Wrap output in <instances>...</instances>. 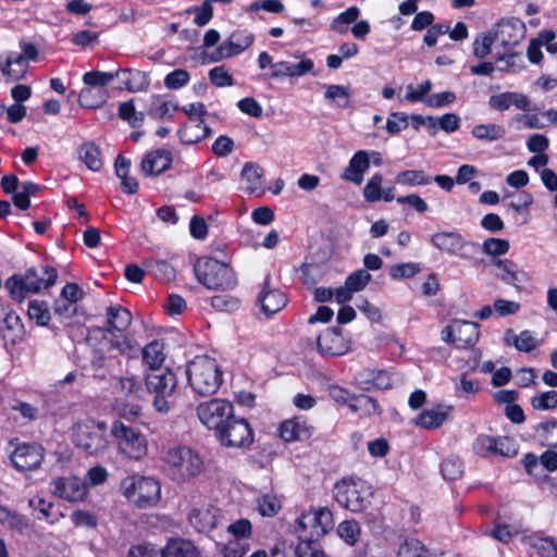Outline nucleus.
Returning a JSON list of instances; mask_svg holds the SVG:
<instances>
[{
	"instance_id": "nucleus-9",
	"label": "nucleus",
	"mask_w": 557,
	"mask_h": 557,
	"mask_svg": "<svg viewBox=\"0 0 557 557\" xmlns=\"http://www.w3.org/2000/svg\"><path fill=\"white\" fill-rule=\"evenodd\" d=\"M194 271L199 283L209 289H232L237 284L233 269L214 258L198 259Z\"/></svg>"
},
{
	"instance_id": "nucleus-1",
	"label": "nucleus",
	"mask_w": 557,
	"mask_h": 557,
	"mask_svg": "<svg viewBox=\"0 0 557 557\" xmlns=\"http://www.w3.org/2000/svg\"><path fill=\"white\" fill-rule=\"evenodd\" d=\"M127 409L128 414L133 417L138 416L140 411L138 406H124L123 408H119L120 418L112 422L110 435L113 437L122 454L131 459L138 460L147 454V441L139 428L123 420V418H126Z\"/></svg>"
},
{
	"instance_id": "nucleus-40",
	"label": "nucleus",
	"mask_w": 557,
	"mask_h": 557,
	"mask_svg": "<svg viewBox=\"0 0 557 557\" xmlns=\"http://www.w3.org/2000/svg\"><path fill=\"white\" fill-rule=\"evenodd\" d=\"M108 97L106 89L85 87L78 95V102L85 109H97L107 101Z\"/></svg>"
},
{
	"instance_id": "nucleus-49",
	"label": "nucleus",
	"mask_w": 557,
	"mask_h": 557,
	"mask_svg": "<svg viewBox=\"0 0 557 557\" xmlns=\"http://www.w3.org/2000/svg\"><path fill=\"white\" fill-rule=\"evenodd\" d=\"M27 314L30 320H34L39 326H47L51 319L48 305L45 301L30 300L28 302Z\"/></svg>"
},
{
	"instance_id": "nucleus-28",
	"label": "nucleus",
	"mask_w": 557,
	"mask_h": 557,
	"mask_svg": "<svg viewBox=\"0 0 557 557\" xmlns=\"http://www.w3.org/2000/svg\"><path fill=\"white\" fill-rule=\"evenodd\" d=\"M121 79V88L129 92L143 91L149 87L150 81L146 72L135 69H119L115 71Z\"/></svg>"
},
{
	"instance_id": "nucleus-43",
	"label": "nucleus",
	"mask_w": 557,
	"mask_h": 557,
	"mask_svg": "<svg viewBox=\"0 0 557 557\" xmlns=\"http://www.w3.org/2000/svg\"><path fill=\"white\" fill-rule=\"evenodd\" d=\"M359 16L360 9L355 5L349 7L333 20L331 29L339 35H345L348 33V25L357 22Z\"/></svg>"
},
{
	"instance_id": "nucleus-63",
	"label": "nucleus",
	"mask_w": 557,
	"mask_h": 557,
	"mask_svg": "<svg viewBox=\"0 0 557 557\" xmlns=\"http://www.w3.org/2000/svg\"><path fill=\"white\" fill-rule=\"evenodd\" d=\"M117 389L126 398L137 397L141 389V384L134 375L122 376L119 380Z\"/></svg>"
},
{
	"instance_id": "nucleus-54",
	"label": "nucleus",
	"mask_w": 557,
	"mask_h": 557,
	"mask_svg": "<svg viewBox=\"0 0 557 557\" xmlns=\"http://www.w3.org/2000/svg\"><path fill=\"white\" fill-rule=\"evenodd\" d=\"M396 183L405 186L428 185L431 178L420 170H407L396 175Z\"/></svg>"
},
{
	"instance_id": "nucleus-25",
	"label": "nucleus",
	"mask_w": 557,
	"mask_h": 557,
	"mask_svg": "<svg viewBox=\"0 0 557 557\" xmlns=\"http://www.w3.org/2000/svg\"><path fill=\"white\" fill-rule=\"evenodd\" d=\"M219 509L208 505L193 508L188 513V520L199 533L210 532L216 528Z\"/></svg>"
},
{
	"instance_id": "nucleus-2",
	"label": "nucleus",
	"mask_w": 557,
	"mask_h": 557,
	"mask_svg": "<svg viewBox=\"0 0 557 557\" xmlns=\"http://www.w3.org/2000/svg\"><path fill=\"white\" fill-rule=\"evenodd\" d=\"M162 461L165 474L177 484L190 482L199 476L205 468L201 456L185 445L170 447L164 453Z\"/></svg>"
},
{
	"instance_id": "nucleus-39",
	"label": "nucleus",
	"mask_w": 557,
	"mask_h": 557,
	"mask_svg": "<svg viewBox=\"0 0 557 557\" xmlns=\"http://www.w3.org/2000/svg\"><path fill=\"white\" fill-rule=\"evenodd\" d=\"M78 156L89 170L97 172L102 168L101 151L94 141L84 143L78 149Z\"/></svg>"
},
{
	"instance_id": "nucleus-33",
	"label": "nucleus",
	"mask_w": 557,
	"mask_h": 557,
	"mask_svg": "<svg viewBox=\"0 0 557 557\" xmlns=\"http://www.w3.org/2000/svg\"><path fill=\"white\" fill-rule=\"evenodd\" d=\"M116 176L121 180V190L128 195H134L138 190V182L135 177L129 176L131 160L119 154L114 162Z\"/></svg>"
},
{
	"instance_id": "nucleus-29",
	"label": "nucleus",
	"mask_w": 557,
	"mask_h": 557,
	"mask_svg": "<svg viewBox=\"0 0 557 557\" xmlns=\"http://www.w3.org/2000/svg\"><path fill=\"white\" fill-rule=\"evenodd\" d=\"M107 327L110 333L124 332L132 323V313L121 305H114L107 308L106 311Z\"/></svg>"
},
{
	"instance_id": "nucleus-60",
	"label": "nucleus",
	"mask_w": 557,
	"mask_h": 557,
	"mask_svg": "<svg viewBox=\"0 0 557 557\" xmlns=\"http://www.w3.org/2000/svg\"><path fill=\"white\" fill-rule=\"evenodd\" d=\"M441 471L445 480H457L463 473V463L457 457H448L442 462Z\"/></svg>"
},
{
	"instance_id": "nucleus-48",
	"label": "nucleus",
	"mask_w": 557,
	"mask_h": 557,
	"mask_svg": "<svg viewBox=\"0 0 557 557\" xmlns=\"http://www.w3.org/2000/svg\"><path fill=\"white\" fill-rule=\"evenodd\" d=\"M242 180L246 183L245 189L248 194H255L261 188L260 168L246 163L242 170Z\"/></svg>"
},
{
	"instance_id": "nucleus-7",
	"label": "nucleus",
	"mask_w": 557,
	"mask_h": 557,
	"mask_svg": "<svg viewBox=\"0 0 557 557\" xmlns=\"http://www.w3.org/2000/svg\"><path fill=\"white\" fill-rule=\"evenodd\" d=\"M334 527V516L327 507H312L305 511L295 524L299 542H317Z\"/></svg>"
},
{
	"instance_id": "nucleus-27",
	"label": "nucleus",
	"mask_w": 557,
	"mask_h": 557,
	"mask_svg": "<svg viewBox=\"0 0 557 557\" xmlns=\"http://www.w3.org/2000/svg\"><path fill=\"white\" fill-rule=\"evenodd\" d=\"M488 106L496 111H505L510 107L527 111L530 108L529 98L519 92L506 91L490 97Z\"/></svg>"
},
{
	"instance_id": "nucleus-26",
	"label": "nucleus",
	"mask_w": 557,
	"mask_h": 557,
	"mask_svg": "<svg viewBox=\"0 0 557 557\" xmlns=\"http://www.w3.org/2000/svg\"><path fill=\"white\" fill-rule=\"evenodd\" d=\"M370 168V154L366 150L357 151L351 159L345 171L342 174V180L360 185L363 181V175Z\"/></svg>"
},
{
	"instance_id": "nucleus-35",
	"label": "nucleus",
	"mask_w": 557,
	"mask_h": 557,
	"mask_svg": "<svg viewBox=\"0 0 557 557\" xmlns=\"http://www.w3.org/2000/svg\"><path fill=\"white\" fill-rule=\"evenodd\" d=\"M143 361L153 371H160L165 360L164 345L160 341H152L141 349Z\"/></svg>"
},
{
	"instance_id": "nucleus-15",
	"label": "nucleus",
	"mask_w": 557,
	"mask_h": 557,
	"mask_svg": "<svg viewBox=\"0 0 557 557\" xmlns=\"http://www.w3.org/2000/svg\"><path fill=\"white\" fill-rule=\"evenodd\" d=\"M472 448L475 455L484 458L494 456L513 457L518 453L515 441L506 436L480 435L473 442Z\"/></svg>"
},
{
	"instance_id": "nucleus-32",
	"label": "nucleus",
	"mask_w": 557,
	"mask_h": 557,
	"mask_svg": "<svg viewBox=\"0 0 557 557\" xmlns=\"http://www.w3.org/2000/svg\"><path fill=\"white\" fill-rule=\"evenodd\" d=\"M210 135V129L207 127L202 119L188 124H184L177 132L180 140L185 145H194Z\"/></svg>"
},
{
	"instance_id": "nucleus-13",
	"label": "nucleus",
	"mask_w": 557,
	"mask_h": 557,
	"mask_svg": "<svg viewBox=\"0 0 557 557\" xmlns=\"http://www.w3.org/2000/svg\"><path fill=\"white\" fill-rule=\"evenodd\" d=\"M196 413L200 422L216 434L234 414V406L227 399L211 398L200 403L196 408Z\"/></svg>"
},
{
	"instance_id": "nucleus-14",
	"label": "nucleus",
	"mask_w": 557,
	"mask_h": 557,
	"mask_svg": "<svg viewBox=\"0 0 557 557\" xmlns=\"http://www.w3.org/2000/svg\"><path fill=\"white\" fill-rule=\"evenodd\" d=\"M221 445L225 447L243 448L253 442V431L245 418L235 413L215 434Z\"/></svg>"
},
{
	"instance_id": "nucleus-56",
	"label": "nucleus",
	"mask_w": 557,
	"mask_h": 557,
	"mask_svg": "<svg viewBox=\"0 0 557 557\" xmlns=\"http://www.w3.org/2000/svg\"><path fill=\"white\" fill-rule=\"evenodd\" d=\"M383 176L380 173L372 175L363 188V197L368 202H376L382 199Z\"/></svg>"
},
{
	"instance_id": "nucleus-11",
	"label": "nucleus",
	"mask_w": 557,
	"mask_h": 557,
	"mask_svg": "<svg viewBox=\"0 0 557 557\" xmlns=\"http://www.w3.org/2000/svg\"><path fill=\"white\" fill-rule=\"evenodd\" d=\"M145 384L147 391L153 395V407L157 411L166 413L172 404L173 394L177 386V379L173 371H153L146 374Z\"/></svg>"
},
{
	"instance_id": "nucleus-46",
	"label": "nucleus",
	"mask_w": 557,
	"mask_h": 557,
	"mask_svg": "<svg viewBox=\"0 0 557 557\" xmlns=\"http://www.w3.org/2000/svg\"><path fill=\"white\" fill-rule=\"evenodd\" d=\"M454 391L458 398H469L480 391L478 380L469 379L467 374L454 379Z\"/></svg>"
},
{
	"instance_id": "nucleus-53",
	"label": "nucleus",
	"mask_w": 557,
	"mask_h": 557,
	"mask_svg": "<svg viewBox=\"0 0 557 557\" xmlns=\"http://www.w3.org/2000/svg\"><path fill=\"white\" fill-rule=\"evenodd\" d=\"M147 269L156 278L163 282H171L176 276L174 267L165 260H156L147 264Z\"/></svg>"
},
{
	"instance_id": "nucleus-47",
	"label": "nucleus",
	"mask_w": 557,
	"mask_h": 557,
	"mask_svg": "<svg viewBox=\"0 0 557 557\" xmlns=\"http://www.w3.org/2000/svg\"><path fill=\"white\" fill-rule=\"evenodd\" d=\"M115 77H119L115 72L90 71L83 75V82L86 87L104 89Z\"/></svg>"
},
{
	"instance_id": "nucleus-61",
	"label": "nucleus",
	"mask_w": 557,
	"mask_h": 557,
	"mask_svg": "<svg viewBox=\"0 0 557 557\" xmlns=\"http://www.w3.org/2000/svg\"><path fill=\"white\" fill-rule=\"evenodd\" d=\"M10 409L14 412H18L20 417L25 422H33L39 418V409L36 406L23 400H14L11 404Z\"/></svg>"
},
{
	"instance_id": "nucleus-17",
	"label": "nucleus",
	"mask_w": 557,
	"mask_h": 557,
	"mask_svg": "<svg viewBox=\"0 0 557 557\" xmlns=\"http://www.w3.org/2000/svg\"><path fill=\"white\" fill-rule=\"evenodd\" d=\"M25 330L20 315L12 309L0 308V345L13 348L24 338Z\"/></svg>"
},
{
	"instance_id": "nucleus-59",
	"label": "nucleus",
	"mask_w": 557,
	"mask_h": 557,
	"mask_svg": "<svg viewBox=\"0 0 557 557\" xmlns=\"http://www.w3.org/2000/svg\"><path fill=\"white\" fill-rule=\"evenodd\" d=\"M190 81V75L185 69H176L165 75L163 84L169 90H177L186 86Z\"/></svg>"
},
{
	"instance_id": "nucleus-21",
	"label": "nucleus",
	"mask_w": 557,
	"mask_h": 557,
	"mask_svg": "<svg viewBox=\"0 0 557 557\" xmlns=\"http://www.w3.org/2000/svg\"><path fill=\"white\" fill-rule=\"evenodd\" d=\"M314 428L304 416H296L281 423V440L285 442H300L309 440Z\"/></svg>"
},
{
	"instance_id": "nucleus-45",
	"label": "nucleus",
	"mask_w": 557,
	"mask_h": 557,
	"mask_svg": "<svg viewBox=\"0 0 557 557\" xmlns=\"http://www.w3.org/2000/svg\"><path fill=\"white\" fill-rule=\"evenodd\" d=\"M494 264L498 268L499 272L496 276L509 285H516L520 281V274L517 270V265L508 259H497L494 261Z\"/></svg>"
},
{
	"instance_id": "nucleus-57",
	"label": "nucleus",
	"mask_w": 557,
	"mask_h": 557,
	"mask_svg": "<svg viewBox=\"0 0 557 557\" xmlns=\"http://www.w3.org/2000/svg\"><path fill=\"white\" fill-rule=\"evenodd\" d=\"M324 97L329 101L336 102V107L341 109H345L349 104L348 88L342 85H329Z\"/></svg>"
},
{
	"instance_id": "nucleus-12",
	"label": "nucleus",
	"mask_w": 557,
	"mask_h": 557,
	"mask_svg": "<svg viewBox=\"0 0 557 557\" xmlns=\"http://www.w3.org/2000/svg\"><path fill=\"white\" fill-rule=\"evenodd\" d=\"M9 445L14 446L10 454V460L16 471H33L41 466L46 455V449L41 444L36 442L21 443L18 438H12Z\"/></svg>"
},
{
	"instance_id": "nucleus-20",
	"label": "nucleus",
	"mask_w": 557,
	"mask_h": 557,
	"mask_svg": "<svg viewBox=\"0 0 557 557\" xmlns=\"http://www.w3.org/2000/svg\"><path fill=\"white\" fill-rule=\"evenodd\" d=\"M454 411L451 405L437 404L431 408L422 410L416 418L414 424L424 430L440 429L450 419Z\"/></svg>"
},
{
	"instance_id": "nucleus-6",
	"label": "nucleus",
	"mask_w": 557,
	"mask_h": 557,
	"mask_svg": "<svg viewBox=\"0 0 557 557\" xmlns=\"http://www.w3.org/2000/svg\"><path fill=\"white\" fill-rule=\"evenodd\" d=\"M335 500L351 512H361L370 506L373 487L367 481L349 476L336 482L333 488Z\"/></svg>"
},
{
	"instance_id": "nucleus-4",
	"label": "nucleus",
	"mask_w": 557,
	"mask_h": 557,
	"mask_svg": "<svg viewBox=\"0 0 557 557\" xmlns=\"http://www.w3.org/2000/svg\"><path fill=\"white\" fill-rule=\"evenodd\" d=\"M57 278L55 268L39 264L27 269L24 274H13L5 281L4 286L13 300L22 302L29 294L53 286Z\"/></svg>"
},
{
	"instance_id": "nucleus-19",
	"label": "nucleus",
	"mask_w": 557,
	"mask_h": 557,
	"mask_svg": "<svg viewBox=\"0 0 557 557\" xmlns=\"http://www.w3.org/2000/svg\"><path fill=\"white\" fill-rule=\"evenodd\" d=\"M51 486L55 496L71 503L83 502L88 494L87 485L77 476L58 478Z\"/></svg>"
},
{
	"instance_id": "nucleus-30",
	"label": "nucleus",
	"mask_w": 557,
	"mask_h": 557,
	"mask_svg": "<svg viewBox=\"0 0 557 557\" xmlns=\"http://www.w3.org/2000/svg\"><path fill=\"white\" fill-rule=\"evenodd\" d=\"M112 352L108 350V347L106 349L99 347L91 350L90 367L96 375L104 377L112 371L115 363H120L119 360H115V356Z\"/></svg>"
},
{
	"instance_id": "nucleus-10",
	"label": "nucleus",
	"mask_w": 557,
	"mask_h": 557,
	"mask_svg": "<svg viewBox=\"0 0 557 557\" xmlns=\"http://www.w3.org/2000/svg\"><path fill=\"white\" fill-rule=\"evenodd\" d=\"M123 495L141 509L153 507L161 498V485L150 476L129 475L122 480Z\"/></svg>"
},
{
	"instance_id": "nucleus-64",
	"label": "nucleus",
	"mask_w": 557,
	"mask_h": 557,
	"mask_svg": "<svg viewBox=\"0 0 557 557\" xmlns=\"http://www.w3.org/2000/svg\"><path fill=\"white\" fill-rule=\"evenodd\" d=\"M421 271L418 263L407 262L395 264L389 268V276L394 280L410 278Z\"/></svg>"
},
{
	"instance_id": "nucleus-62",
	"label": "nucleus",
	"mask_w": 557,
	"mask_h": 557,
	"mask_svg": "<svg viewBox=\"0 0 557 557\" xmlns=\"http://www.w3.org/2000/svg\"><path fill=\"white\" fill-rule=\"evenodd\" d=\"M531 405L535 410H552L557 408V391H547L532 397Z\"/></svg>"
},
{
	"instance_id": "nucleus-50",
	"label": "nucleus",
	"mask_w": 557,
	"mask_h": 557,
	"mask_svg": "<svg viewBox=\"0 0 557 557\" xmlns=\"http://www.w3.org/2000/svg\"><path fill=\"white\" fill-rule=\"evenodd\" d=\"M117 114L134 128L140 127L145 120V114L135 110L134 100L120 103Z\"/></svg>"
},
{
	"instance_id": "nucleus-18",
	"label": "nucleus",
	"mask_w": 557,
	"mask_h": 557,
	"mask_svg": "<svg viewBox=\"0 0 557 557\" xmlns=\"http://www.w3.org/2000/svg\"><path fill=\"white\" fill-rule=\"evenodd\" d=\"M350 346V339L337 329H326L317 338L318 351L325 357L343 356Z\"/></svg>"
},
{
	"instance_id": "nucleus-42",
	"label": "nucleus",
	"mask_w": 557,
	"mask_h": 557,
	"mask_svg": "<svg viewBox=\"0 0 557 557\" xmlns=\"http://www.w3.org/2000/svg\"><path fill=\"white\" fill-rule=\"evenodd\" d=\"M495 46L496 45L492 35V30L488 29L474 39L472 44L473 54L479 59H484L487 55L493 54L494 59L496 60Z\"/></svg>"
},
{
	"instance_id": "nucleus-3",
	"label": "nucleus",
	"mask_w": 557,
	"mask_h": 557,
	"mask_svg": "<svg viewBox=\"0 0 557 557\" xmlns=\"http://www.w3.org/2000/svg\"><path fill=\"white\" fill-rule=\"evenodd\" d=\"M496 48V64L500 71H513L522 61L515 47L523 38V26L515 21L503 20L492 28Z\"/></svg>"
},
{
	"instance_id": "nucleus-55",
	"label": "nucleus",
	"mask_w": 557,
	"mask_h": 557,
	"mask_svg": "<svg viewBox=\"0 0 557 557\" xmlns=\"http://www.w3.org/2000/svg\"><path fill=\"white\" fill-rule=\"evenodd\" d=\"M108 350H117L119 354L122 356H125L127 358H136L138 356V352L140 351V347L137 344V342L125 337L122 341H110L108 343Z\"/></svg>"
},
{
	"instance_id": "nucleus-36",
	"label": "nucleus",
	"mask_w": 557,
	"mask_h": 557,
	"mask_svg": "<svg viewBox=\"0 0 557 557\" xmlns=\"http://www.w3.org/2000/svg\"><path fill=\"white\" fill-rule=\"evenodd\" d=\"M198 548L188 540L172 539L164 547V557H199Z\"/></svg>"
},
{
	"instance_id": "nucleus-52",
	"label": "nucleus",
	"mask_w": 557,
	"mask_h": 557,
	"mask_svg": "<svg viewBox=\"0 0 557 557\" xmlns=\"http://www.w3.org/2000/svg\"><path fill=\"white\" fill-rule=\"evenodd\" d=\"M529 544L541 557H557V541L554 537L531 536L529 537Z\"/></svg>"
},
{
	"instance_id": "nucleus-22",
	"label": "nucleus",
	"mask_w": 557,
	"mask_h": 557,
	"mask_svg": "<svg viewBox=\"0 0 557 557\" xmlns=\"http://www.w3.org/2000/svg\"><path fill=\"white\" fill-rule=\"evenodd\" d=\"M256 305L259 308L260 320H269L278 312V294L277 289L271 285L270 275H268L263 282L262 289L259 292Z\"/></svg>"
},
{
	"instance_id": "nucleus-24",
	"label": "nucleus",
	"mask_w": 557,
	"mask_h": 557,
	"mask_svg": "<svg viewBox=\"0 0 557 557\" xmlns=\"http://www.w3.org/2000/svg\"><path fill=\"white\" fill-rule=\"evenodd\" d=\"M27 60L18 52L10 51L0 55V71L8 81L17 82L25 77Z\"/></svg>"
},
{
	"instance_id": "nucleus-58",
	"label": "nucleus",
	"mask_w": 557,
	"mask_h": 557,
	"mask_svg": "<svg viewBox=\"0 0 557 557\" xmlns=\"http://www.w3.org/2000/svg\"><path fill=\"white\" fill-rule=\"evenodd\" d=\"M128 557H164V547L158 548L154 544L144 542L132 545L128 549Z\"/></svg>"
},
{
	"instance_id": "nucleus-44",
	"label": "nucleus",
	"mask_w": 557,
	"mask_h": 557,
	"mask_svg": "<svg viewBox=\"0 0 557 557\" xmlns=\"http://www.w3.org/2000/svg\"><path fill=\"white\" fill-rule=\"evenodd\" d=\"M336 533L347 545L355 546L360 540L361 528L356 520H344L337 525Z\"/></svg>"
},
{
	"instance_id": "nucleus-8",
	"label": "nucleus",
	"mask_w": 557,
	"mask_h": 557,
	"mask_svg": "<svg viewBox=\"0 0 557 557\" xmlns=\"http://www.w3.org/2000/svg\"><path fill=\"white\" fill-rule=\"evenodd\" d=\"M73 441L77 448L88 455L103 453L110 443L107 423L91 418L76 423L73 429Z\"/></svg>"
},
{
	"instance_id": "nucleus-23",
	"label": "nucleus",
	"mask_w": 557,
	"mask_h": 557,
	"mask_svg": "<svg viewBox=\"0 0 557 557\" xmlns=\"http://www.w3.org/2000/svg\"><path fill=\"white\" fill-rule=\"evenodd\" d=\"M172 161V153L169 150L156 149L145 154L140 169L147 176H157L169 170Z\"/></svg>"
},
{
	"instance_id": "nucleus-38",
	"label": "nucleus",
	"mask_w": 557,
	"mask_h": 557,
	"mask_svg": "<svg viewBox=\"0 0 557 557\" xmlns=\"http://www.w3.org/2000/svg\"><path fill=\"white\" fill-rule=\"evenodd\" d=\"M474 138L481 141H497L505 137L506 128L496 123L478 124L471 129Z\"/></svg>"
},
{
	"instance_id": "nucleus-16",
	"label": "nucleus",
	"mask_w": 557,
	"mask_h": 557,
	"mask_svg": "<svg viewBox=\"0 0 557 557\" xmlns=\"http://www.w3.org/2000/svg\"><path fill=\"white\" fill-rule=\"evenodd\" d=\"M479 325L470 321L455 320L442 331V339L457 348L473 346L479 339Z\"/></svg>"
},
{
	"instance_id": "nucleus-37",
	"label": "nucleus",
	"mask_w": 557,
	"mask_h": 557,
	"mask_svg": "<svg viewBox=\"0 0 557 557\" xmlns=\"http://www.w3.org/2000/svg\"><path fill=\"white\" fill-rule=\"evenodd\" d=\"M349 409L361 418L381 413L376 400L368 395L352 396L349 403Z\"/></svg>"
},
{
	"instance_id": "nucleus-41",
	"label": "nucleus",
	"mask_w": 557,
	"mask_h": 557,
	"mask_svg": "<svg viewBox=\"0 0 557 557\" xmlns=\"http://www.w3.org/2000/svg\"><path fill=\"white\" fill-rule=\"evenodd\" d=\"M253 35L247 29H238L231 34L225 42L232 55H237L253 42Z\"/></svg>"
},
{
	"instance_id": "nucleus-31",
	"label": "nucleus",
	"mask_w": 557,
	"mask_h": 557,
	"mask_svg": "<svg viewBox=\"0 0 557 557\" xmlns=\"http://www.w3.org/2000/svg\"><path fill=\"white\" fill-rule=\"evenodd\" d=\"M432 245L441 251L454 255L465 246L462 236L458 232H437L430 237Z\"/></svg>"
},
{
	"instance_id": "nucleus-34",
	"label": "nucleus",
	"mask_w": 557,
	"mask_h": 557,
	"mask_svg": "<svg viewBox=\"0 0 557 557\" xmlns=\"http://www.w3.org/2000/svg\"><path fill=\"white\" fill-rule=\"evenodd\" d=\"M505 342L507 345L515 346L519 351L523 352H530L540 345V341L528 330L520 332V334H516L512 330H507Z\"/></svg>"
},
{
	"instance_id": "nucleus-51",
	"label": "nucleus",
	"mask_w": 557,
	"mask_h": 557,
	"mask_svg": "<svg viewBox=\"0 0 557 557\" xmlns=\"http://www.w3.org/2000/svg\"><path fill=\"white\" fill-rule=\"evenodd\" d=\"M398 557H431L430 550L417 539L406 540L398 548Z\"/></svg>"
},
{
	"instance_id": "nucleus-5",
	"label": "nucleus",
	"mask_w": 557,
	"mask_h": 557,
	"mask_svg": "<svg viewBox=\"0 0 557 557\" xmlns=\"http://www.w3.org/2000/svg\"><path fill=\"white\" fill-rule=\"evenodd\" d=\"M188 383L199 396L215 394L223 383V373L215 359L197 356L189 361L186 369Z\"/></svg>"
}]
</instances>
